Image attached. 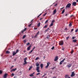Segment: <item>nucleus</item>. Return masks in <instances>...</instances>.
Here are the masks:
<instances>
[{"label":"nucleus","instance_id":"1","mask_svg":"<svg viewBox=\"0 0 78 78\" xmlns=\"http://www.w3.org/2000/svg\"><path fill=\"white\" fill-rule=\"evenodd\" d=\"M71 5H72V4L70 3L68 4L66 7V9H67V8H70L71 6Z\"/></svg>","mask_w":78,"mask_h":78},{"label":"nucleus","instance_id":"2","mask_svg":"<svg viewBox=\"0 0 78 78\" xmlns=\"http://www.w3.org/2000/svg\"><path fill=\"white\" fill-rule=\"evenodd\" d=\"M18 52H19V49H17L15 52V51H14L13 53L12 56H15V55H16V54H17Z\"/></svg>","mask_w":78,"mask_h":78},{"label":"nucleus","instance_id":"3","mask_svg":"<svg viewBox=\"0 0 78 78\" xmlns=\"http://www.w3.org/2000/svg\"><path fill=\"white\" fill-rule=\"evenodd\" d=\"M24 63L23 64V65H25V64H27V57L25 58L24 59Z\"/></svg>","mask_w":78,"mask_h":78},{"label":"nucleus","instance_id":"4","mask_svg":"<svg viewBox=\"0 0 78 78\" xmlns=\"http://www.w3.org/2000/svg\"><path fill=\"white\" fill-rule=\"evenodd\" d=\"M50 62H48L47 63V66H45V68L47 69V68H48L49 66V65H50Z\"/></svg>","mask_w":78,"mask_h":78},{"label":"nucleus","instance_id":"5","mask_svg":"<svg viewBox=\"0 0 78 78\" xmlns=\"http://www.w3.org/2000/svg\"><path fill=\"white\" fill-rule=\"evenodd\" d=\"M75 75V72H73L72 73L71 75V77H73Z\"/></svg>","mask_w":78,"mask_h":78},{"label":"nucleus","instance_id":"6","mask_svg":"<svg viewBox=\"0 0 78 78\" xmlns=\"http://www.w3.org/2000/svg\"><path fill=\"white\" fill-rule=\"evenodd\" d=\"M63 44H64V42L62 41H61L59 42V44L60 45H62Z\"/></svg>","mask_w":78,"mask_h":78},{"label":"nucleus","instance_id":"7","mask_svg":"<svg viewBox=\"0 0 78 78\" xmlns=\"http://www.w3.org/2000/svg\"><path fill=\"white\" fill-rule=\"evenodd\" d=\"M58 56H56L55 57L54 61H57L58 60Z\"/></svg>","mask_w":78,"mask_h":78},{"label":"nucleus","instance_id":"8","mask_svg":"<svg viewBox=\"0 0 78 78\" xmlns=\"http://www.w3.org/2000/svg\"><path fill=\"white\" fill-rule=\"evenodd\" d=\"M27 30V28H25L23 30H22L21 31V33H22L23 34V33H24V32H25V31Z\"/></svg>","mask_w":78,"mask_h":78},{"label":"nucleus","instance_id":"9","mask_svg":"<svg viewBox=\"0 0 78 78\" xmlns=\"http://www.w3.org/2000/svg\"><path fill=\"white\" fill-rule=\"evenodd\" d=\"M65 59H66L65 58H64L60 62V65H61L62 64V63L64 62V60H65Z\"/></svg>","mask_w":78,"mask_h":78},{"label":"nucleus","instance_id":"10","mask_svg":"<svg viewBox=\"0 0 78 78\" xmlns=\"http://www.w3.org/2000/svg\"><path fill=\"white\" fill-rule=\"evenodd\" d=\"M72 5L73 6H75L76 5V2H74L72 3Z\"/></svg>","mask_w":78,"mask_h":78},{"label":"nucleus","instance_id":"11","mask_svg":"<svg viewBox=\"0 0 78 78\" xmlns=\"http://www.w3.org/2000/svg\"><path fill=\"white\" fill-rule=\"evenodd\" d=\"M8 75V74L5 73L3 76L4 78H6L7 77V76Z\"/></svg>","mask_w":78,"mask_h":78},{"label":"nucleus","instance_id":"12","mask_svg":"<svg viewBox=\"0 0 78 78\" xmlns=\"http://www.w3.org/2000/svg\"><path fill=\"white\" fill-rule=\"evenodd\" d=\"M49 30H50V28H48L47 29H46L44 31V33H46V32H47V31H49Z\"/></svg>","mask_w":78,"mask_h":78},{"label":"nucleus","instance_id":"13","mask_svg":"<svg viewBox=\"0 0 78 78\" xmlns=\"http://www.w3.org/2000/svg\"><path fill=\"white\" fill-rule=\"evenodd\" d=\"M16 70H17V68H15V69H13L11 70V72H12V71L14 72V71H16Z\"/></svg>","mask_w":78,"mask_h":78},{"label":"nucleus","instance_id":"14","mask_svg":"<svg viewBox=\"0 0 78 78\" xmlns=\"http://www.w3.org/2000/svg\"><path fill=\"white\" fill-rule=\"evenodd\" d=\"M56 13V9H55L53 11V14H55Z\"/></svg>","mask_w":78,"mask_h":78},{"label":"nucleus","instance_id":"15","mask_svg":"<svg viewBox=\"0 0 78 78\" xmlns=\"http://www.w3.org/2000/svg\"><path fill=\"white\" fill-rule=\"evenodd\" d=\"M36 65L37 67H38V66H40V65H39V63H36Z\"/></svg>","mask_w":78,"mask_h":78},{"label":"nucleus","instance_id":"16","mask_svg":"<svg viewBox=\"0 0 78 78\" xmlns=\"http://www.w3.org/2000/svg\"><path fill=\"white\" fill-rule=\"evenodd\" d=\"M39 67H40L39 66H37V67L36 68V70H39V69H40Z\"/></svg>","mask_w":78,"mask_h":78},{"label":"nucleus","instance_id":"17","mask_svg":"<svg viewBox=\"0 0 78 78\" xmlns=\"http://www.w3.org/2000/svg\"><path fill=\"white\" fill-rule=\"evenodd\" d=\"M77 41V40L76 39H75L73 40V42H75V43Z\"/></svg>","mask_w":78,"mask_h":78},{"label":"nucleus","instance_id":"18","mask_svg":"<svg viewBox=\"0 0 78 78\" xmlns=\"http://www.w3.org/2000/svg\"><path fill=\"white\" fill-rule=\"evenodd\" d=\"M40 25H41V23H39L37 25V27H40Z\"/></svg>","mask_w":78,"mask_h":78},{"label":"nucleus","instance_id":"19","mask_svg":"<svg viewBox=\"0 0 78 78\" xmlns=\"http://www.w3.org/2000/svg\"><path fill=\"white\" fill-rule=\"evenodd\" d=\"M72 66V64H71L70 65L69 64L68 65V67H69V68L70 67Z\"/></svg>","mask_w":78,"mask_h":78},{"label":"nucleus","instance_id":"20","mask_svg":"<svg viewBox=\"0 0 78 78\" xmlns=\"http://www.w3.org/2000/svg\"><path fill=\"white\" fill-rule=\"evenodd\" d=\"M65 9H63V10H62V14H64V12H65Z\"/></svg>","mask_w":78,"mask_h":78},{"label":"nucleus","instance_id":"21","mask_svg":"<svg viewBox=\"0 0 78 78\" xmlns=\"http://www.w3.org/2000/svg\"><path fill=\"white\" fill-rule=\"evenodd\" d=\"M68 76H69V75L68 74L66 75L65 76V78H67Z\"/></svg>","mask_w":78,"mask_h":78},{"label":"nucleus","instance_id":"22","mask_svg":"<svg viewBox=\"0 0 78 78\" xmlns=\"http://www.w3.org/2000/svg\"><path fill=\"white\" fill-rule=\"evenodd\" d=\"M39 32H38V33L37 34L35 35L34 37H37V36L38 34H39Z\"/></svg>","mask_w":78,"mask_h":78},{"label":"nucleus","instance_id":"23","mask_svg":"<svg viewBox=\"0 0 78 78\" xmlns=\"http://www.w3.org/2000/svg\"><path fill=\"white\" fill-rule=\"evenodd\" d=\"M40 66H41V69H42V68H43V64H41Z\"/></svg>","mask_w":78,"mask_h":78},{"label":"nucleus","instance_id":"24","mask_svg":"<svg viewBox=\"0 0 78 78\" xmlns=\"http://www.w3.org/2000/svg\"><path fill=\"white\" fill-rule=\"evenodd\" d=\"M6 54H9V53H10V52L8 51H6Z\"/></svg>","mask_w":78,"mask_h":78},{"label":"nucleus","instance_id":"25","mask_svg":"<svg viewBox=\"0 0 78 78\" xmlns=\"http://www.w3.org/2000/svg\"><path fill=\"white\" fill-rule=\"evenodd\" d=\"M53 25V23H51V24L49 26V27H52Z\"/></svg>","mask_w":78,"mask_h":78},{"label":"nucleus","instance_id":"26","mask_svg":"<svg viewBox=\"0 0 78 78\" xmlns=\"http://www.w3.org/2000/svg\"><path fill=\"white\" fill-rule=\"evenodd\" d=\"M48 27V26H47V25H46L45 26H44V28H47V27Z\"/></svg>","mask_w":78,"mask_h":78},{"label":"nucleus","instance_id":"27","mask_svg":"<svg viewBox=\"0 0 78 78\" xmlns=\"http://www.w3.org/2000/svg\"><path fill=\"white\" fill-rule=\"evenodd\" d=\"M30 76H34V75L32 73L31 74H30V75H29Z\"/></svg>","mask_w":78,"mask_h":78},{"label":"nucleus","instance_id":"28","mask_svg":"<svg viewBox=\"0 0 78 78\" xmlns=\"http://www.w3.org/2000/svg\"><path fill=\"white\" fill-rule=\"evenodd\" d=\"M32 68H33V66H30L29 69V70H31V69Z\"/></svg>","mask_w":78,"mask_h":78},{"label":"nucleus","instance_id":"29","mask_svg":"<svg viewBox=\"0 0 78 78\" xmlns=\"http://www.w3.org/2000/svg\"><path fill=\"white\" fill-rule=\"evenodd\" d=\"M31 45L29 46V47L27 48V49H30V48H31Z\"/></svg>","mask_w":78,"mask_h":78},{"label":"nucleus","instance_id":"30","mask_svg":"<svg viewBox=\"0 0 78 78\" xmlns=\"http://www.w3.org/2000/svg\"><path fill=\"white\" fill-rule=\"evenodd\" d=\"M50 37V35H48L47 36L46 38L47 39H49V38Z\"/></svg>","mask_w":78,"mask_h":78},{"label":"nucleus","instance_id":"31","mask_svg":"<svg viewBox=\"0 0 78 78\" xmlns=\"http://www.w3.org/2000/svg\"><path fill=\"white\" fill-rule=\"evenodd\" d=\"M26 42H27V40H24L23 41V42H24V43H26Z\"/></svg>","mask_w":78,"mask_h":78},{"label":"nucleus","instance_id":"32","mask_svg":"<svg viewBox=\"0 0 78 78\" xmlns=\"http://www.w3.org/2000/svg\"><path fill=\"white\" fill-rule=\"evenodd\" d=\"M26 37V35H24L23 36V39H25Z\"/></svg>","mask_w":78,"mask_h":78},{"label":"nucleus","instance_id":"33","mask_svg":"<svg viewBox=\"0 0 78 78\" xmlns=\"http://www.w3.org/2000/svg\"><path fill=\"white\" fill-rule=\"evenodd\" d=\"M55 22V20H53L52 21H51V23H54V22Z\"/></svg>","mask_w":78,"mask_h":78},{"label":"nucleus","instance_id":"34","mask_svg":"<svg viewBox=\"0 0 78 78\" xmlns=\"http://www.w3.org/2000/svg\"><path fill=\"white\" fill-rule=\"evenodd\" d=\"M48 20H47L46 21H45V24H46V23H48Z\"/></svg>","mask_w":78,"mask_h":78},{"label":"nucleus","instance_id":"35","mask_svg":"<svg viewBox=\"0 0 78 78\" xmlns=\"http://www.w3.org/2000/svg\"><path fill=\"white\" fill-rule=\"evenodd\" d=\"M78 31V29H77L76 30H75V33H77V32Z\"/></svg>","mask_w":78,"mask_h":78},{"label":"nucleus","instance_id":"36","mask_svg":"<svg viewBox=\"0 0 78 78\" xmlns=\"http://www.w3.org/2000/svg\"><path fill=\"white\" fill-rule=\"evenodd\" d=\"M39 59V57H37L35 59V60L36 61L37 60V59Z\"/></svg>","mask_w":78,"mask_h":78},{"label":"nucleus","instance_id":"37","mask_svg":"<svg viewBox=\"0 0 78 78\" xmlns=\"http://www.w3.org/2000/svg\"><path fill=\"white\" fill-rule=\"evenodd\" d=\"M69 27H70L72 26V23H70L69 24Z\"/></svg>","mask_w":78,"mask_h":78},{"label":"nucleus","instance_id":"38","mask_svg":"<svg viewBox=\"0 0 78 78\" xmlns=\"http://www.w3.org/2000/svg\"><path fill=\"white\" fill-rule=\"evenodd\" d=\"M33 51V49L31 50V51L29 52V54H30V53H32Z\"/></svg>","mask_w":78,"mask_h":78},{"label":"nucleus","instance_id":"39","mask_svg":"<svg viewBox=\"0 0 78 78\" xmlns=\"http://www.w3.org/2000/svg\"><path fill=\"white\" fill-rule=\"evenodd\" d=\"M75 38H76V37H73L72 39H75Z\"/></svg>","mask_w":78,"mask_h":78},{"label":"nucleus","instance_id":"40","mask_svg":"<svg viewBox=\"0 0 78 78\" xmlns=\"http://www.w3.org/2000/svg\"><path fill=\"white\" fill-rule=\"evenodd\" d=\"M2 71L0 70V74H2Z\"/></svg>","mask_w":78,"mask_h":78},{"label":"nucleus","instance_id":"41","mask_svg":"<svg viewBox=\"0 0 78 78\" xmlns=\"http://www.w3.org/2000/svg\"><path fill=\"white\" fill-rule=\"evenodd\" d=\"M69 37H68L66 38V40L67 41L68 39H69Z\"/></svg>","mask_w":78,"mask_h":78},{"label":"nucleus","instance_id":"42","mask_svg":"<svg viewBox=\"0 0 78 78\" xmlns=\"http://www.w3.org/2000/svg\"><path fill=\"white\" fill-rule=\"evenodd\" d=\"M37 70V72H41V71L39 70V69Z\"/></svg>","mask_w":78,"mask_h":78},{"label":"nucleus","instance_id":"43","mask_svg":"<svg viewBox=\"0 0 78 78\" xmlns=\"http://www.w3.org/2000/svg\"><path fill=\"white\" fill-rule=\"evenodd\" d=\"M40 74H41V73H38L36 74V75H40Z\"/></svg>","mask_w":78,"mask_h":78},{"label":"nucleus","instance_id":"44","mask_svg":"<svg viewBox=\"0 0 78 78\" xmlns=\"http://www.w3.org/2000/svg\"><path fill=\"white\" fill-rule=\"evenodd\" d=\"M32 25V24H30L29 25H28V27H31V26Z\"/></svg>","mask_w":78,"mask_h":78},{"label":"nucleus","instance_id":"45","mask_svg":"<svg viewBox=\"0 0 78 78\" xmlns=\"http://www.w3.org/2000/svg\"><path fill=\"white\" fill-rule=\"evenodd\" d=\"M71 54H72L73 53V50H72L71 51Z\"/></svg>","mask_w":78,"mask_h":78},{"label":"nucleus","instance_id":"46","mask_svg":"<svg viewBox=\"0 0 78 78\" xmlns=\"http://www.w3.org/2000/svg\"><path fill=\"white\" fill-rule=\"evenodd\" d=\"M55 49V46H53L52 48H51V49Z\"/></svg>","mask_w":78,"mask_h":78},{"label":"nucleus","instance_id":"47","mask_svg":"<svg viewBox=\"0 0 78 78\" xmlns=\"http://www.w3.org/2000/svg\"><path fill=\"white\" fill-rule=\"evenodd\" d=\"M47 14V13H45L44 15H43V17H44V16H45V15Z\"/></svg>","mask_w":78,"mask_h":78},{"label":"nucleus","instance_id":"48","mask_svg":"<svg viewBox=\"0 0 78 78\" xmlns=\"http://www.w3.org/2000/svg\"><path fill=\"white\" fill-rule=\"evenodd\" d=\"M30 43H28L27 44V45H30Z\"/></svg>","mask_w":78,"mask_h":78},{"label":"nucleus","instance_id":"49","mask_svg":"<svg viewBox=\"0 0 78 78\" xmlns=\"http://www.w3.org/2000/svg\"><path fill=\"white\" fill-rule=\"evenodd\" d=\"M73 30H74L73 29H72L71 30V32H73Z\"/></svg>","mask_w":78,"mask_h":78},{"label":"nucleus","instance_id":"50","mask_svg":"<svg viewBox=\"0 0 78 78\" xmlns=\"http://www.w3.org/2000/svg\"><path fill=\"white\" fill-rule=\"evenodd\" d=\"M13 67H14V66H12L10 68L11 69L12 68H13Z\"/></svg>","mask_w":78,"mask_h":78},{"label":"nucleus","instance_id":"51","mask_svg":"<svg viewBox=\"0 0 78 78\" xmlns=\"http://www.w3.org/2000/svg\"><path fill=\"white\" fill-rule=\"evenodd\" d=\"M55 69V67H53L51 69L52 70H53V69Z\"/></svg>","mask_w":78,"mask_h":78},{"label":"nucleus","instance_id":"52","mask_svg":"<svg viewBox=\"0 0 78 78\" xmlns=\"http://www.w3.org/2000/svg\"><path fill=\"white\" fill-rule=\"evenodd\" d=\"M68 30V29H67V28H66L65 29V30Z\"/></svg>","mask_w":78,"mask_h":78},{"label":"nucleus","instance_id":"53","mask_svg":"<svg viewBox=\"0 0 78 78\" xmlns=\"http://www.w3.org/2000/svg\"><path fill=\"white\" fill-rule=\"evenodd\" d=\"M12 76H14V73H12Z\"/></svg>","mask_w":78,"mask_h":78},{"label":"nucleus","instance_id":"54","mask_svg":"<svg viewBox=\"0 0 78 78\" xmlns=\"http://www.w3.org/2000/svg\"><path fill=\"white\" fill-rule=\"evenodd\" d=\"M44 76H45V75H44V76H43L41 77V78H44Z\"/></svg>","mask_w":78,"mask_h":78},{"label":"nucleus","instance_id":"55","mask_svg":"<svg viewBox=\"0 0 78 78\" xmlns=\"http://www.w3.org/2000/svg\"><path fill=\"white\" fill-rule=\"evenodd\" d=\"M64 9V7H62V8H61L60 9H61H61Z\"/></svg>","mask_w":78,"mask_h":78},{"label":"nucleus","instance_id":"56","mask_svg":"<svg viewBox=\"0 0 78 78\" xmlns=\"http://www.w3.org/2000/svg\"><path fill=\"white\" fill-rule=\"evenodd\" d=\"M58 5V4H56V5H55V6H56Z\"/></svg>","mask_w":78,"mask_h":78},{"label":"nucleus","instance_id":"57","mask_svg":"<svg viewBox=\"0 0 78 78\" xmlns=\"http://www.w3.org/2000/svg\"><path fill=\"white\" fill-rule=\"evenodd\" d=\"M37 28H34V30H37Z\"/></svg>","mask_w":78,"mask_h":78},{"label":"nucleus","instance_id":"58","mask_svg":"<svg viewBox=\"0 0 78 78\" xmlns=\"http://www.w3.org/2000/svg\"><path fill=\"white\" fill-rule=\"evenodd\" d=\"M67 16V13H66L65 14V16Z\"/></svg>","mask_w":78,"mask_h":78},{"label":"nucleus","instance_id":"59","mask_svg":"<svg viewBox=\"0 0 78 78\" xmlns=\"http://www.w3.org/2000/svg\"><path fill=\"white\" fill-rule=\"evenodd\" d=\"M33 78H36V76H34L33 77Z\"/></svg>","mask_w":78,"mask_h":78},{"label":"nucleus","instance_id":"60","mask_svg":"<svg viewBox=\"0 0 78 78\" xmlns=\"http://www.w3.org/2000/svg\"><path fill=\"white\" fill-rule=\"evenodd\" d=\"M52 78H56V77H53Z\"/></svg>","mask_w":78,"mask_h":78},{"label":"nucleus","instance_id":"61","mask_svg":"<svg viewBox=\"0 0 78 78\" xmlns=\"http://www.w3.org/2000/svg\"><path fill=\"white\" fill-rule=\"evenodd\" d=\"M40 16V15H39L38 16H37V17H39V16Z\"/></svg>","mask_w":78,"mask_h":78},{"label":"nucleus","instance_id":"62","mask_svg":"<svg viewBox=\"0 0 78 78\" xmlns=\"http://www.w3.org/2000/svg\"><path fill=\"white\" fill-rule=\"evenodd\" d=\"M42 18H41L40 19V20H42Z\"/></svg>","mask_w":78,"mask_h":78},{"label":"nucleus","instance_id":"63","mask_svg":"<svg viewBox=\"0 0 78 78\" xmlns=\"http://www.w3.org/2000/svg\"><path fill=\"white\" fill-rule=\"evenodd\" d=\"M34 73H35V72H34L33 73H32V74H33H33H34Z\"/></svg>","mask_w":78,"mask_h":78},{"label":"nucleus","instance_id":"64","mask_svg":"<svg viewBox=\"0 0 78 78\" xmlns=\"http://www.w3.org/2000/svg\"><path fill=\"white\" fill-rule=\"evenodd\" d=\"M73 15H72L71 16V17H73Z\"/></svg>","mask_w":78,"mask_h":78}]
</instances>
